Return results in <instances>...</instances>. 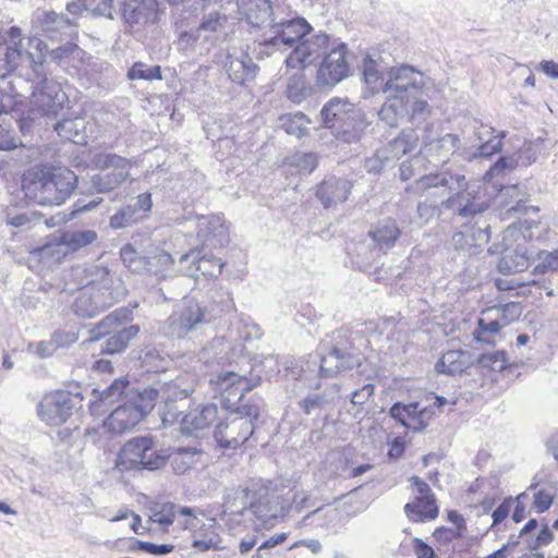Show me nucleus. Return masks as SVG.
Segmentation results:
<instances>
[{
    "label": "nucleus",
    "mask_w": 558,
    "mask_h": 558,
    "mask_svg": "<svg viewBox=\"0 0 558 558\" xmlns=\"http://www.w3.org/2000/svg\"><path fill=\"white\" fill-rule=\"evenodd\" d=\"M418 134L414 129L402 130L397 137L391 140L387 147L390 158L399 159L400 157L414 150L418 143Z\"/></svg>",
    "instance_id": "79ce46f5"
},
{
    "label": "nucleus",
    "mask_w": 558,
    "mask_h": 558,
    "mask_svg": "<svg viewBox=\"0 0 558 558\" xmlns=\"http://www.w3.org/2000/svg\"><path fill=\"white\" fill-rule=\"evenodd\" d=\"M404 512L413 522H424L438 517L439 509L435 495L428 497H415L411 502L405 504Z\"/></svg>",
    "instance_id": "72a5a7b5"
},
{
    "label": "nucleus",
    "mask_w": 558,
    "mask_h": 558,
    "mask_svg": "<svg viewBox=\"0 0 558 558\" xmlns=\"http://www.w3.org/2000/svg\"><path fill=\"white\" fill-rule=\"evenodd\" d=\"M142 364L149 372H163L167 368L168 361L160 355L158 350L149 349L142 357Z\"/></svg>",
    "instance_id": "0e129e2a"
},
{
    "label": "nucleus",
    "mask_w": 558,
    "mask_h": 558,
    "mask_svg": "<svg viewBox=\"0 0 558 558\" xmlns=\"http://www.w3.org/2000/svg\"><path fill=\"white\" fill-rule=\"evenodd\" d=\"M57 134L74 144H86V121L82 117L62 118L53 124Z\"/></svg>",
    "instance_id": "c9c22d12"
},
{
    "label": "nucleus",
    "mask_w": 558,
    "mask_h": 558,
    "mask_svg": "<svg viewBox=\"0 0 558 558\" xmlns=\"http://www.w3.org/2000/svg\"><path fill=\"white\" fill-rule=\"evenodd\" d=\"M97 238V232L94 230H72L61 234L60 243L63 244L68 251L77 252L94 243Z\"/></svg>",
    "instance_id": "a18cd8bd"
},
{
    "label": "nucleus",
    "mask_w": 558,
    "mask_h": 558,
    "mask_svg": "<svg viewBox=\"0 0 558 558\" xmlns=\"http://www.w3.org/2000/svg\"><path fill=\"white\" fill-rule=\"evenodd\" d=\"M123 265L132 272H147V246L138 252L132 244L124 245L120 251Z\"/></svg>",
    "instance_id": "49530a36"
},
{
    "label": "nucleus",
    "mask_w": 558,
    "mask_h": 558,
    "mask_svg": "<svg viewBox=\"0 0 558 558\" xmlns=\"http://www.w3.org/2000/svg\"><path fill=\"white\" fill-rule=\"evenodd\" d=\"M83 393L57 389L46 393L36 407L38 418L50 427L65 424L83 407Z\"/></svg>",
    "instance_id": "4468645a"
},
{
    "label": "nucleus",
    "mask_w": 558,
    "mask_h": 558,
    "mask_svg": "<svg viewBox=\"0 0 558 558\" xmlns=\"http://www.w3.org/2000/svg\"><path fill=\"white\" fill-rule=\"evenodd\" d=\"M262 335L263 332L257 324L241 319L231 325L228 336L214 338L209 344V350L214 352L218 360H230V357L221 354L226 349H230L232 342L242 345L243 342L251 339H259Z\"/></svg>",
    "instance_id": "6ab92c4d"
},
{
    "label": "nucleus",
    "mask_w": 558,
    "mask_h": 558,
    "mask_svg": "<svg viewBox=\"0 0 558 558\" xmlns=\"http://www.w3.org/2000/svg\"><path fill=\"white\" fill-rule=\"evenodd\" d=\"M530 266V257L525 245H517L513 248H506L497 264V269L504 275L521 272Z\"/></svg>",
    "instance_id": "2f4dec72"
},
{
    "label": "nucleus",
    "mask_w": 558,
    "mask_h": 558,
    "mask_svg": "<svg viewBox=\"0 0 558 558\" xmlns=\"http://www.w3.org/2000/svg\"><path fill=\"white\" fill-rule=\"evenodd\" d=\"M223 507L231 514L243 515L250 510L257 519L264 520L270 514L268 493L265 488L258 489L236 487L228 489L225 495Z\"/></svg>",
    "instance_id": "dca6fc26"
},
{
    "label": "nucleus",
    "mask_w": 558,
    "mask_h": 558,
    "mask_svg": "<svg viewBox=\"0 0 558 558\" xmlns=\"http://www.w3.org/2000/svg\"><path fill=\"white\" fill-rule=\"evenodd\" d=\"M383 251L374 244L373 246L366 242L354 244L351 252L348 253L352 266L360 271H368L379 263Z\"/></svg>",
    "instance_id": "473e14b6"
},
{
    "label": "nucleus",
    "mask_w": 558,
    "mask_h": 558,
    "mask_svg": "<svg viewBox=\"0 0 558 558\" xmlns=\"http://www.w3.org/2000/svg\"><path fill=\"white\" fill-rule=\"evenodd\" d=\"M226 23V15H221L219 12H209L203 16L197 31L215 33L222 28Z\"/></svg>",
    "instance_id": "69168bd1"
},
{
    "label": "nucleus",
    "mask_w": 558,
    "mask_h": 558,
    "mask_svg": "<svg viewBox=\"0 0 558 558\" xmlns=\"http://www.w3.org/2000/svg\"><path fill=\"white\" fill-rule=\"evenodd\" d=\"M262 364H254L250 371H223L211 375L209 385L220 397L225 410L247 405L245 393L258 386L262 380Z\"/></svg>",
    "instance_id": "9d476101"
},
{
    "label": "nucleus",
    "mask_w": 558,
    "mask_h": 558,
    "mask_svg": "<svg viewBox=\"0 0 558 558\" xmlns=\"http://www.w3.org/2000/svg\"><path fill=\"white\" fill-rule=\"evenodd\" d=\"M191 401L183 400L181 403H160L158 408L159 416L165 425L181 423L182 416L190 409Z\"/></svg>",
    "instance_id": "3c124183"
},
{
    "label": "nucleus",
    "mask_w": 558,
    "mask_h": 558,
    "mask_svg": "<svg viewBox=\"0 0 558 558\" xmlns=\"http://www.w3.org/2000/svg\"><path fill=\"white\" fill-rule=\"evenodd\" d=\"M142 218L143 215L136 214L134 207H130L128 204L110 217V227L112 229H123L132 226Z\"/></svg>",
    "instance_id": "bf43d9fd"
},
{
    "label": "nucleus",
    "mask_w": 558,
    "mask_h": 558,
    "mask_svg": "<svg viewBox=\"0 0 558 558\" xmlns=\"http://www.w3.org/2000/svg\"><path fill=\"white\" fill-rule=\"evenodd\" d=\"M151 438L149 435L133 437L123 445L120 459L128 469L141 470Z\"/></svg>",
    "instance_id": "c756f323"
},
{
    "label": "nucleus",
    "mask_w": 558,
    "mask_h": 558,
    "mask_svg": "<svg viewBox=\"0 0 558 558\" xmlns=\"http://www.w3.org/2000/svg\"><path fill=\"white\" fill-rule=\"evenodd\" d=\"M405 192L425 197L426 202L439 206V214L449 211L453 222L463 225L480 222L489 208V203L469 185L464 174L452 173L447 169L420 175L405 187Z\"/></svg>",
    "instance_id": "f257e3e1"
},
{
    "label": "nucleus",
    "mask_w": 558,
    "mask_h": 558,
    "mask_svg": "<svg viewBox=\"0 0 558 558\" xmlns=\"http://www.w3.org/2000/svg\"><path fill=\"white\" fill-rule=\"evenodd\" d=\"M239 9L252 28L251 33L255 36L254 51L260 58L290 47L306 29L302 21H277L268 0H240Z\"/></svg>",
    "instance_id": "f03ea898"
},
{
    "label": "nucleus",
    "mask_w": 558,
    "mask_h": 558,
    "mask_svg": "<svg viewBox=\"0 0 558 558\" xmlns=\"http://www.w3.org/2000/svg\"><path fill=\"white\" fill-rule=\"evenodd\" d=\"M82 271L86 276V282L73 304L76 316L93 318L113 306L124 295L121 281L107 267L92 265Z\"/></svg>",
    "instance_id": "20e7f679"
},
{
    "label": "nucleus",
    "mask_w": 558,
    "mask_h": 558,
    "mask_svg": "<svg viewBox=\"0 0 558 558\" xmlns=\"http://www.w3.org/2000/svg\"><path fill=\"white\" fill-rule=\"evenodd\" d=\"M129 315L130 312L126 308H119L108 314L89 329V341H99L104 337L107 338L114 328L128 320Z\"/></svg>",
    "instance_id": "a19ab883"
},
{
    "label": "nucleus",
    "mask_w": 558,
    "mask_h": 558,
    "mask_svg": "<svg viewBox=\"0 0 558 558\" xmlns=\"http://www.w3.org/2000/svg\"><path fill=\"white\" fill-rule=\"evenodd\" d=\"M137 388L132 386L128 379L118 378L102 390L93 389L88 400L90 415L100 417L110 413L114 403L122 402L124 398H128L129 391H135Z\"/></svg>",
    "instance_id": "a211bd4d"
},
{
    "label": "nucleus",
    "mask_w": 558,
    "mask_h": 558,
    "mask_svg": "<svg viewBox=\"0 0 558 558\" xmlns=\"http://www.w3.org/2000/svg\"><path fill=\"white\" fill-rule=\"evenodd\" d=\"M197 239L202 245L181 255L180 263L192 262L195 269L205 277H218L225 263L213 255L211 251L229 244V229L218 215L201 217L197 222Z\"/></svg>",
    "instance_id": "39448f33"
},
{
    "label": "nucleus",
    "mask_w": 558,
    "mask_h": 558,
    "mask_svg": "<svg viewBox=\"0 0 558 558\" xmlns=\"http://www.w3.org/2000/svg\"><path fill=\"white\" fill-rule=\"evenodd\" d=\"M221 410L215 403H203L189 410L181 418V430L185 435L210 428L221 420Z\"/></svg>",
    "instance_id": "412c9836"
},
{
    "label": "nucleus",
    "mask_w": 558,
    "mask_h": 558,
    "mask_svg": "<svg viewBox=\"0 0 558 558\" xmlns=\"http://www.w3.org/2000/svg\"><path fill=\"white\" fill-rule=\"evenodd\" d=\"M38 21L41 31L45 33L59 32L64 28H69L72 25L68 17L53 11L43 12L38 15Z\"/></svg>",
    "instance_id": "6e6d98bb"
},
{
    "label": "nucleus",
    "mask_w": 558,
    "mask_h": 558,
    "mask_svg": "<svg viewBox=\"0 0 558 558\" xmlns=\"http://www.w3.org/2000/svg\"><path fill=\"white\" fill-rule=\"evenodd\" d=\"M336 393V389L311 392L299 401V407L305 415L318 417L333 402Z\"/></svg>",
    "instance_id": "58836bf2"
},
{
    "label": "nucleus",
    "mask_w": 558,
    "mask_h": 558,
    "mask_svg": "<svg viewBox=\"0 0 558 558\" xmlns=\"http://www.w3.org/2000/svg\"><path fill=\"white\" fill-rule=\"evenodd\" d=\"M472 364L470 353L464 350H449L437 361L435 369L439 374L453 376L461 374Z\"/></svg>",
    "instance_id": "f704fd0d"
},
{
    "label": "nucleus",
    "mask_w": 558,
    "mask_h": 558,
    "mask_svg": "<svg viewBox=\"0 0 558 558\" xmlns=\"http://www.w3.org/2000/svg\"><path fill=\"white\" fill-rule=\"evenodd\" d=\"M373 243L386 254L391 250L401 235V228L396 219L385 218L368 231Z\"/></svg>",
    "instance_id": "cd10ccee"
},
{
    "label": "nucleus",
    "mask_w": 558,
    "mask_h": 558,
    "mask_svg": "<svg viewBox=\"0 0 558 558\" xmlns=\"http://www.w3.org/2000/svg\"><path fill=\"white\" fill-rule=\"evenodd\" d=\"M319 117L323 126L330 130L337 140L347 144L361 141L369 126L364 110L348 98H330L323 106Z\"/></svg>",
    "instance_id": "0eeeda50"
},
{
    "label": "nucleus",
    "mask_w": 558,
    "mask_h": 558,
    "mask_svg": "<svg viewBox=\"0 0 558 558\" xmlns=\"http://www.w3.org/2000/svg\"><path fill=\"white\" fill-rule=\"evenodd\" d=\"M409 113L400 96H389L378 111V118L390 128H397L400 119Z\"/></svg>",
    "instance_id": "37998d69"
},
{
    "label": "nucleus",
    "mask_w": 558,
    "mask_h": 558,
    "mask_svg": "<svg viewBox=\"0 0 558 558\" xmlns=\"http://www.w3.org/2000/svg\"><path fill=\"white\" fill-rule=\"evenodd\" d=\"M318 166V156L314 153L296 151L288 156L283 162L287 175H308Z\"/></svg>",
    "instance_id": "4c0bfd02"
},
{
    "label": "nucleus",
    "mask_w": 558,
    "mask_h": 558,
    "mask_svg": "<svg viewBox=\"0 0 558 558\" xmlns=\"http://www.w3.org/2000/svg\"><path fill=\"white\" fill-rule=\"evenodd\" d=\"M390 156L386 149H378L373 156L365 159L364 168L367 172L379 173L389 163Z\"/></svg>",
    "instance_id": "774afa93"
},
{
    "label": "nucleus",
    "mask_w": 558,
    "mask_h": 558,
    "mask_svg": "<svg viewBox=\"0 0 558 558\" xmlns=\"http://www.w3.org/2000/svg\"><path fill=\"white\" fill-rule=\"evenodd\" d=\"M286 94L294 104H301L307 97L308 88L306 87L302 68H299L298 71L289 77Z\"/></svg>",
    "instance_id": "8fccbe9b"
},
{
    "label": "nucleus",
    "mask_w": 558,
    "mask_h": 558,
    "mask_svg": "<svg viewBox=\"0 0 558 558\" xmlns=\"http://www.w3.org/2000/svg\"><path fill=\"white\" fill-rule=\"evenodd\" d=\"M279 120L280 128L289 135H294L298 138H301L307 133V129L305 126L306 117L302 112L295 114H283Z\"/></svg>",
    "instance_id": "5fc2aeb1"
},
{
    "label": "nucleus",
    "mask_w": 558,
    "mask_h": 558,
    "mask_svg": "<svg viewBox=\"0 0 558 558\" xmlns=\"http://www.w3.org/2000/svg\"><path fill=\"white\" fill-rule=\"evenodd\" d=\"M424 87L423 74L413 66L402 65L388 72V93L403 100L412 94L421 93Z\"/></svg>",
    "instance_id": "aec40b11"
},
{
    "label": "nucleus",
    "mask_w": 558,
    "mask_h": 558,
    "mask_svg": "<svg viewBox=\"0 0 558 558\" xmlns=\"http://www.w3.org/2000/svg\"><path fill=\"white\" fill-rule=\"evenodd\" d=\"M223 69L229 80L240 86L254 81L259 71L252 57L243 50L228 52Z\"/></svg>",
    "instance_id": "4be33fe9"
},
{
    "label": "nucleus",
    "mask_w": 558,
    "mask_h": 558,
    "mask_svg": "<svg viewBox=\"0 0 558 558\" xmlns=\"http://www.w3.org/2000/svg\"><path fill=\"white\" fill-rule=\"evenodd\" d=\"M157 0H123L121 16L130 26L155 23L157 19Z\"/></svg>",
    "instance_id": "393cba45"
},
{
    "label": "nucleus",
    "mask_w": 558,
    "mask_h": 558,
    "mask_svg": "<svg viewBox=\"0 0 558 558\" xmlns=\"http://www.w3.org/2000/svg\"><path fill=\"white\" fill-rule=\"evenodd\" d=\"M380 64L369 57L363 61L362 74L365 85L364 97L379 93H388V78L385 77Z\"/></svg>",
    "instance_id": "c85d7f7f"
},
{
    "label": "nucleus",
    "mask_w": 558,
    "mask_h": 558,
    "mask_svg": "<svg viewBox=\"0 0 558 558\" xmlns=\"http://www.w3.org/2000/svg\"><path fill=\"white\" fill-rule=\"evenodd\" d=\"M405 108H409L407 116L415 121L424 120L429 114L428 95L424 87L421 88V93H415L403 99Z\"/></svg>",
    "instance_id": "de8ad7c7"
},
{
    "label": "nucleus",
    "mask_w": 558,
    "mask_h": 558,
    "mask_svg": "<svg viewBox=\"0 0 558 558\" xmlns=\"http://www.w3.org/2000/svg\"><path fill=\"white\" fill-rule=\"evenodd\" d=\"M199 450L195 447H178L173 448L172 452L168 454L171 460V465L175 473L182 474L195 463V457Z\"/></svg>",
    "instance_id": "09e8293b"
},
{
    "label": "nucleus",
    "mask_w": 558,
    "mask_h": 558,
    "mask_svg": "<svg viewBox=\"0 0 558 558\" xmlns=\"http://www.w3.org/2000/svg\"><path fill=\"white\" fill-rule=\"evenodd\" d=\"M138 332L140 327L137 325H130L119 330H116L114 328L100 344V352L107 354H118L123 352L129 347L130 341L133 340Z\"/></svg>",
    "instance_id": "e433bc0d"
},
{
    "label": "nucleus",
    "mask_w": 558,
    "mask_h": 558,
    "mask_svg": "<svg viewBox=\"0 0 558 558\" xmlns=\"http://www.w3.org/2000/svg\"><path fill=\"white\" fill-rule=\"evenodd\" d=\"M263 400L252 396L247 405L227 409L230 414L221 418L214 430V438L223 449H236L247 442L255 430V422L260 415Z\"/></svg>",
    "instance_id": "6e6552de"
},
{
    "label": "nucleus",
    "mask_w": 558,
    "mask_h": 558,
    "mask_svg": "<svg viewBox=\"0 0 558 558\" xmlns=\"http://www.w3.org/2000/svg\"><path fill=\"white\" fill-rule=\"evenodd\" d=\"M506 134L507 133L505 131H501L498 135L493 136L492 138L486 141L485 143L481 144L477 147V150L474 154V156L492 157L493 155L498 154L499 151H501L502 145H504L502 141L506 137Z\"/></svg>",
    "instance_id": "e2e57ef3"
},
{
    "label": "nucleus",
    "mask_w": 558,
    "mask_h": 558,
    "mask_svg": "<svg viewBox=\"0 0 558 558\" xmlns=\"http://www.w3.org/2000/svg\"><path fill=\"white\" fill-rule=\"evenodd\" d=\"M361 354L349 340L347 331L337 330L330 341L323 345L318 362H307L303 372L310 371L312 364L318 365L319 377L332 378L361 366Z\"/></svg>",
    "instance_id": "1a4fd4ad"
},
{
    "label": "nucleus",
    "mask_w": 558,
    "mask_h": 558,
    "mask_svg": "<svg viewBox=\"0 0 558 558\" xmlns=\"http://www.w3.org/2000/svg\"><path fill=\"white\" fill-rule=\"evenodd\" d=\"M96 165L101 169L128 170L130 172L129 160L117 154L109 153L97 156Z\"/></svg>",
    "instance_id": "680f3d73"
},
{
    "label": "nucleus",
    "mask_w": 558,
    "mask_h": 558,
    "mask_svg": "<svg viewBox=\"0 0 558 558\" xmlns=\"http://www.w3.org/2000/svg\"><path fill=\"white\" fill-rule=\"evenodd\" d=\"M486 213L480 219V222L471 221L468 225L457 222L461 227H465L468 231L456 232L451 238V246L459 251L466 246H482L488 243L490 239V225L485 219Z\"/></svg>",
    "instance_id": "b1692460"
},
{
    "label": "nucleus",
    "mask_w": 558,
    "mask_h": 558,
    "mask_svg": "<svg viewBox=\"0 0 558 558\" xmlns=\"http://www.w3.org/2000/svg\"><path fill=\"white\" fill-rule=\"evenodd\" d=\"M151 438L149 435L133 437L123 445L120 459L128 469L141 470Z\"/></svg>",
    "instance_id": "7c9ffc66"
},
{
    "label": "nucleus",
    "mask_w": 558,
    "mask_h": 558,
    "mask_svg": "<svg viewBox=\"0 0 558 558\" xmlns=\"http://www.w3.org/2000/svg\"><path fill=\"white\" fill-rule=\"evenodd\" d=\"M132 549H138L155 556H165L172 553L174 546L171 544H155L146 541L135 539Z\"/></svg>",
    "instance_id": "338daca9"
},
{
    "label": "nucleus",
    "mask_w": 558,
    "mask_h": 558,
    "mask_svg": "<svg viewBox=\"0 0 558 558\" xmlns=\"http://www.w3.org/2000/svg\"><path fill=\"white\" fill-rule=\"evenodd\" d=\"M126 77L130 81L143 80V81H161L162 72L160 65H147L144 62H135L126 73Z\"/></svg>",
    "instance_id": "603ef678"
},
{
    "label": "nucleus",
    "mask_w": 558,
    "mask_h": 558,
    "mask_svg": "<svg viewBox=\"0 0 558 558\" xmlns=\"http://www.w3.org/2000/svg\"><path fill=\"white\" fill-rule=\"evenodd\" d=\"M27 85L28 82L19 76H15L12 81H8L7 86L0 84V116L7 112L5 106L3 105V98H25Z\"/></svg>",
    "instance_id": "864d4df0"
},
{
    "label": "nucleus",
    "mask_w": 558,
    "mask_h": 558,
    "mask_svg": "<svg viewBox=\"0 0 558 558\" xmlns=\"http://www.w3.org/2000/svg\"><path fill=\"white\" fill-rule=\"evenodd\" d=\"M344 515L336 507L322 506L304 515L302 523L337 533L343 525Z\"/></svg>",
    "instance_id": "bb28decb"
},
{
    "label": "nucleus",
    "mask_w": 558,
    "mask_h": 558,
    "mask_svg": "<svg viewBox=\"0 0 558 558\" xmlns=\"http://www.w3.org/2000/svg\"><path fill=\"white\" fill-rule=\"evenodd\" d=\"M168 457L163 454L155 445L151 438V444L147 448L145 459L141 465V470L156 471L163 468L167 463Z\"/></svg>",
    "instance_id": "052dcab7"
},
{
    "label": "nucleus",
    "mask_w": 558,
    "mask_h": 558,
    "mask_svg": "<svg viewBox=\"0 0 558 558\" xmlns=\"http://www.w3.org/2000/svg\"><path fill=\"white\" fill-rule=\"evenodd\" d=\"M25 80L28 82L25 97L31 93L32 104L44 116L58 118L69 99L61 85L47 76L44 61H37Z\"/></svg>",
    "instance_id": "f8f14e48"
},
{
    "label": "nucleus",
    "mask_w": 558,
    "mask_h": 558,
    "mask_svg": "<svg viewBox=\"0 0 558 558\" xmlns=\"http://www.w3.org/2000/svg\"><path fill=\"white\" fill-rule=\"evenodd\" d=\"M29 48L36 49V53L23 50L21 41L13 46L7 43H0V84L7 86L8 81L15 76L27 77V71L32 72L37 61H45L44 49L47 45L38 39L28 40Z\"/></svg>",
    "instance_id": "ddd939ff"
},
{
    "label": "nucleus",
    "mask_w": 558,
    "mask_h": 558,
    "mask_svg": "<svg viewBox=\"0 0 558 558\" xmlns=\"http://www.w3.org/2000/svg\"><path fill=\"white\" fill-rule=\"evenodd\" d=\"M77 186V175L68 168L28 172L22 178L25 196L40 205L63 204Z\"/></svg>",
    "instance_id": "423d86ee"
},
{
    "label": "nucleus",
    "mask_w": 558,
    "mask_h": 558,
    "mask_svg": "<svg viewBox=\"0 0 558 558\" xmlns=\"http://www.w3.org/2000/svg\"><path fill=\"white\" fill-rule=\"evenodd\" d=\"M351 181L330 175L324 179L316 186L315 195L323 207L328 209L345 202L351 192Z\"/></svg>",
    "instance_id": "5701e85b"
},
{
    "label": "nucleus",
    "mask_w": 558,
    "mask_h": 558,
    "mask_svg": "<svg viewBox=\"0 0 558 558\" xmlns=\"http://www.w3.org/2000/svg\"><path fill=\"white\" fill-rule=\"evenodd\" d=\"M476 364L482 368H487L493 372H501L507 367L508 361L506 352L494 351L481 354L476 359Z\"/></svg>",
    "instance_id": "13d9d810"
},
{
    "label": "nucleus",
    "mask_w": 558,
    "mask_h": 558,
    "mask_svg": "<svg viewBox=\"0 0 558 558\" xmlns=\"http://www.w3.org/2000/svg\"><path fill=\"white\" fill-rule=\"evenodd\" d=\"M173 257L170 253L158 245L150 244L147 246V272L166 277L172 269Z\"/></svg>",
    "instance_id": "ea45409f"
},
{
    "label": "nucleus",
    "mask_w": 558,
    "mask_h": 558,
    "mask_svg": "<svg viewBox=\"0 0 558 558\" xmlns=\"http://www.w3.org/2000/svg\"><path fill=\"white\" fill-rule=\"evenodd\" d=\"M418 402H395L389 409V415L400 425L405 426L408 422L420 410Z\"/></svg>",
    "instance_id": "4d7b16f0"
},
{
    "label": "nucleus",
    "mask_w": 558,
    "mask_h": 558,
    "mask_svg": "<svg viewBox=\"0 0 558 558\" xmlns=\"http://www.w3.org/2000/svg\"><path fill=\"white\" fill-rule=\"evenodd\" d=\"M129 175L130 172L128 170H110L94 174L90 179V186L97 193H108L120 186Z\"/></svg>",
    "instance_id": "c03bdc74"
},
{
    "label": "nucleus",
    "mask_w": 558,
    "mask_h": 558,
    "mask_svg": "<svg viewBox=\"0 0 558 558\" xmlns=\"http://www.w3.org/2000/svg\"><path fill=\"white\" fill-rule=\"evenodd\" d=\"M291 21H302L306 29L290 47L279 49L278 52H284L291 50L289 56L286 58L284 63L287 68L298 69L306 68L311 65L320 54H326L332 46L330 36L325 33L312 35L305 39V36L312 31V26L303 17L291 19Z\"/></svg>",
    "instance_id": "2eb2a0df"
},
{
    "label": "nucleus",
    "mask_w": 558,
    "mask_h": 558,
    "mask_svg": "<svg viewBox=\"0 0 558 558\" xmlns=\"http://www.w3.org/2000/svg\"><path fill=\"white\" fill-rule=\"evenodd\" d=\"M143 389L156 390L157 399H160V403H181L183 400H190L195 391V385L194 381L177 378L175 380L158 383L155 386L144 387Z\"/></svg>",
    "instance_id": "a878e982"
},
{
    "label": "nucleus",
    "mask_w": 558,
    "mask_h": 558,
    "mask_svg": "<svg viewBox=\"0 0 558 558\" xmlns=\"http://www.w3.org/2000/svg\"><path fill=\"white\" fill-rule=\"evenodd\" d=\"M234 310L230 292L222 287H213L199 298H184L167 319L168 333L178 339L191 338L211 327L222 314Z\"/></svg>",
    "instance_id": "7ed1b4c3"
},
{
    "label": "nucleus",
    "mask_w": 558,
    "mask_h": 558,
    "mask_svg": "<svg viewBox=\"0 0 558 558\" xmlns=\"http://www.w3.org/2000/svg\"><path fill=\"white\" fill-rule=\"evenodd\" d=\"M335 46L324 56L319 63L316 81L322 87H335L350 75L348 46L333 39Z\"/></svg>",
    "instance_id": "f3484780"
},
{
    "label": "nucleus",
    "mask_w": 558,
    "mask_h": 558,
    "mask_svg": "<svg viewBox=\"0 0 558 558\" xmlns=\"http://www.w3.org/2000/svg\"><path fill=\"white\" fill-rule=\"evenodd\" d=\"M157 392L154 389L129 391L107 416L105 426L109 432L122 434L137 425L156 405Z\"/></svg>",
    "instance_id": "9b49d317"
}]
</instances>
